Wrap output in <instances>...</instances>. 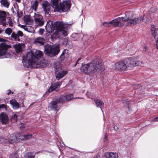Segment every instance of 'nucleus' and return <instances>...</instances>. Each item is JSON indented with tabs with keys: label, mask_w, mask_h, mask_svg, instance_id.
<instances>
[{
	"label": "nucleus",
	"mask_w": 158,
	"mask_h": 158,
	"mask_svg": "<svg viewBox=\"0 0 158 158\" xmlns=\"http://www.w3.org/2000/svg\"><path fill=\"white\" fill-rule=\"evenodd\" d=\"M15 48L17 52H19L21 51L22 48L21 45L20 44H16L15 45Z\"/></svg>",
	"instance_id": "obj_33"
},
{
	"label": "nucleus",
	"mask_w": 158,
	"mask_h": 158,
	"mask_svg": "<svg viewBox=\"0 0 158 158\" xmlns=\"http://www.w3.org/2000/svg\"><path fill=\"white\" fill-rule=\"evenodd\" d=\"M60 85L58 82H56L53 84H52L49 87L48 91H46L44 94V96H45L46 94L48 92L50 93L52 91L55 90L57 91L60 87Z\"/></svg>",
	"instance_id": "obj_14"
},
{
	"label": "nucleus",
	"mask_w": 158,
	"mask_h": 158,
	"mask_svg": "<svg viewBox=\"0 0 158 158\" xmlns=\"http://www.w3.org/2000/svg\"><path fill=\"white\" fill-rule=\"evenodd\" d=\"M126 14L127 15L128 14V12H126Z\"/></svg>",
	"instance_id": "obj_56"
},
{
	"label": "nucleus",
	"mask_w": 158,
	"mask_h": 158,
	"mask_svg": "<svg viewBox=\"0 0 158 158\" xmlns=\"http://www.w3.org/2000/svg\"><path fill=\"white\" fill-rule=\"evenodd\" d=\"M17 118V116L16 114H14L12 117V119L15 121L16 120Z\"/></svg>",
	"instance_id": "obj_39"
},
{
	"label": "nucleus",
	"mask_w": 158,
	"mask_h": 158,
	"mask_svg": "<svg viewBox=\"0 0 158 158\" xmlns=\"http://www.w3.org/2000/svg\"><path fill=\"white\" fill-rule=\"evenodd\" d=\"M11 10L13 13H15L13 7L11 8Z\"/></svg>",
	"instance_id": "obj_49"
},
{
	"label": "nucleus",
	"mask_w": 158,
	"mask_h": 158,
	"mask_svg": "<svg viewBox=\"0 0 158 158\" xmlns=\"http://www.w3.org/2000/svg\"><path fill=\"white\" fill-rule=\"evenodd\" d=\"M42 6L45 14H48L51 7L50 3L47 1H45L43 3Z\"/></svg>",
	"instance_id": "obj_17"
},
{
	"label": "nucleus",
	"mask_w": 158,
	"mask_h": 158,
	"mask_svg": "<svg viewBox=\"0 0 158 158\" xmlns=\"http://www.w3.org/2000/svg\"><path fill=\"white\" fill-rule=\"evenodd\" d=\"M11 38H13L15 41H19L20 39L19 38H18L17 33H15L14 32H12L11 35Z\"/></svg>",
	"instance_id": "obj_32"
},
{
	"label": "nucleus",
	"mask_w": 158,
	"mask_h": 158,
	"mask_svg": "<svg viewBox=\"0 0 158 158\" xmlns=\"http://www.w3.org/2000/svg\"><path fill=\"white\" fill-rule=\"evenodd\" d=\"M0 158H2V156L1 153H0Z\"/></svg>",
	"instance_id": "obj_54"
},
{
	"label": "nucleus",
	"mask_w": 158,
	"mask_h": 158,
	"mask_svg": "<svg viewBox=\"0 0 158 158\" xmlns=\"http://www.w3.org/2000/svg\"><path fill=\"white\" fill-rule=\"evenodd\" d=\"M34 42L36 45H43L44 44V39L41 37L38 38L35 40Z\"/></svg>",
	"instance_id": "obj_25"
},
{
	"label": "nucleus",
	"mask_w": 158,
	"mask_h": 158,
	"mask_svg": "<svg viewBox=\"0 0 158 158\" xmlns=\"http://www.w3.org/2000/svg\"><path fill=\"white\" fill-rule=\"evenodd\" d=\"M34 20L36 24L39 26H43L44 22V20L41 16H38L36 18H35Z\"/></svg>",
	"instance_id": "obj_19"
},
{
	"label": "nucleus",
	"mask_w": 158,
	"mask_h": 158,
	"mask_svg": "<svg viewBox=\"0 0 158 158\" xmlns=\"http://www.w3.org/2000/svg\"><path fill=\"white\" fill-rule=\"evenodd\" d=\"M0 2L1 5L4 7L6 8H9L10 3L8 0H1Z\"/></svg>",
	"instance_id": "obj_27"
},
{
	"label": "nucleus",
	"mask_w": 158,
	"mask_h": 158,
	"mask_svg": "<svg viewBox=\"0 0 158 158\" xmlns=\"http://www.w3.org/2000/svg\"><path fill=\"white\" fill-rule=\"evenodd\" d=\"M3 31V30L1 29H0V34L2 33Z\"/></svg>",
	"instance_id": "obj_52"
},
{
	"label": "nucleus",
	"mask_w": 158,
	"mask_h": 158,
	"mask_svg": "<svg viewBox=\"0 0 158 158\" xmlns=\"http://www.w3.org/2000/svg\"><path fill=\"white\" fill-rule=\"evenodd\" d=\"M8 23H9V26L12 27L13 26V23H12L11 18L9 17L8 18Z\"/></svg>",
	"instance_id": "obj_36"
},
{
	"label": "nucleus",
	"mask_w": 158,
	"mask_h": 158,
	"mask_svg": "<svg viewBox=\"0 0 158 158\" xmlns=\"http://www.w3.org/2000/svg\"><path fill=\"white\" fill-rule=\"evenodd\" d=\"M21 16L22 15V12L21 13Z\"/></svg>",
	"instance_id": "obj_59"
},
{
	"label": "nucleus",
	"mask_w": 158,
	"mask_h": 158,
	"mask_svg": "<svg viewBox=\"0 0 158 158\" xmlns=\"http://www.w3.org/2000/svg\"><path fill=\"white\" fill-rule=\"evenodd\" d=\"M13 32V31L10 28H7L5 31V33L10 35L11 33Z\"/></svg>",
	"instance_id": "obj_34"
},
{
	"label": "nucleus",
	"mask_w": 158,
	"mask_h": 158,
	"mask_svg": "<svg viewBox=\"0 0 158 158\" xmlns=\"http://www.w3.org/2000/svg\"><path fill=\"white\" fill-rule=\"evenodd\" d=\"M124 60L127 68L129 69H131L134 66L139 65L141 63L140 61H136L135 59L131 57L126 58Z\"/></svg>",
	"instance_id": "obj_7"
},
{
	"label": "nucleus",
	"mask_w": 158,
	"mask_h": 158,
	"mask_svg": "<svg viewBox=\"0 0 158 158\" xmlns=\"http://www.w3.org/2000/svg\"><path fill=\"white\" fill-rule=\"evenodd\" d=\"M22 128H23L24 127H23H23H20V129H21V128H22Z\"/></svg>",
	"instance_id": "obj_55"
},
{
	"label": "nucleus",
	"mask_w": 158,
	"mask_h": 158,
	"mask_svg": "<svg viewBox=\"0 0 158 158\" xmlns=\"http://www.w3.org/2000/svg\"><path fill=\"white\" fill-rule=\"evenodd\" d=\"M42 56L43 52L40 50L31 51L27 53L26 57L23 58L22 62L27 67L43 68L45 66V64L40 60Z\"/></svg>",
	"instance_id": "obj_1"
},
{
	"label": "nucleus",
	"mask_w": 158,
	"mask_h": 158,
	"mask_svg": "<svg viewBox=\"0 0 158 158\" xmlns=\"http://www.w3.org/2000/svg\"><path fill=\"white\" fill-rule=\"evenodd\" d=\"M1 142L4 143H12L16 142L17 141V138L16 136L14 134H12L10 135L9 139H8L2 138L1 139Z\"/></svg>",
	"instance_id": "obj_11"
},
{
	"label": "nucleus",
	"mask_w": 158,
	"mask_h": 158,
	"mask_svg": "<svg viewBox=\"0 0 158 158\" xmlns=\"http://www.w3.org/2000/svg\"><path fill=\"white\" fill-rule=\"evenodd\" d=\"M61 102H59V98L56 99L55 101H52L49 106V108L51 110L57 111L59 110L58 104Z\"/></svg>",
	"instance_id": "obj_12"
},
{
	"label": "nucleus",
	"mask_w": 158,
	"mask_h": 158,
	"mask_svg": "<svg viewBox=\"0 0 158 158\" xmlns=\"http://www.w3.org/2000/svg\"><path fill=\"white\" fill-rule=\"evenodd\" d=\"M5 109L6 110H7V108L5 104H1L0 105V109Z\"/></svg>",
	"instance_id": "obj_37"
},
{
	"label": "nucleus",
	"mask_w": 158,
	"mask_h": 158,
	"mask_svg": "<svg viewBox=\"0 0 158 158\" xmlns=\"http://www.w3.org/2000/svg\"><path fill=\"white\" fill-rule=\"evenodd\" d=\"M73 98L72 94H68L65 95H61L59 98V102H63L71 100Z\"/></svg>",
	"instance_id": "obj_16"
},
{
	"label": "nucleus",
	"mask_w": 158,
	"mask_h": 158,
	"mask_svg": "<svg viewBox=\"0 0 158 158\" xmlns=\"http://www.w3.org/2000/svg\"><path fill=\"white\" fill-rule=\"evenodd\" d=\"M2 138H0V141L1 142V139Z\"/></svg>",
	"instance_id": "obj_60"
},
{
	"label": "nucleus",
	"mask_w": 158,
	"mask_h": 158,
	"mask_svg": "<svg viewBox=\"0 0 158 158\" xmlns=\"http://www.w3.org/2000/svg\"><path fill=\"white\" fill-rule=\"evenodd\" d=\"M17 34L18 38H19L20 37H22L23 35V32L20 31H18L17 32Z\"/></svg>",
	"instance_id": "obj_35"
},
{
	"label": "nucleus",
	"mask_w": 158,
	"mask_h": 158,
	"mask_svg": "<svg viewBox=\"0 0 158 158\" xmlns=\"http://www.w3.org/2000/svg\"><path fill=\"white\" fill-rule=\"evenodd\" d=\"M28 85V84H26V86H27Z\"/></svg>",
	"instance_id": "obj_57"
},
{
	"label": "nucleus",
	"mask_w": 158,
	"mask_h": 158,
	"mask_svg": "<svg viewBox=\"0 0 158 158\" xmlns=\"http://www.w3.org/2000/svg\"><path fill=\"white\" fill-rule=\"evenodd\" d=\"M118 155L116 153L107 152L104 154L106 158H118Z\"/></svg>",
	"instance_id": "obj_22"
},
{
	"label": "nucleus",
	"mask_w": 158,
	"mask_h": 158,
	"mask_svg": "<svg viewBox=\"0 0 158 158\" xmlns=\"http://www.w3.org/2000/svg\"><path fill=\"white\" fill-rule=\"evenodd\" d=\"M38 2L35 0L32 4L31 6V8L33 10H34L35 11H36L37 8L38 7Z\"/></svg>",
	"instance_id": "obj_30"
},
{
	"label": "nucleus",
	"mask_w": 158,
	"mask_h": 158,
	"mask_svg": "<svg viewBox=\"0 0 158 158\" xmlns=\"http://www.w3.org/2000/svg\"><path fill=\"white\" fill-rule=\"evenodd\" d=\"M8 118L6 114L4 112L0 114V122L3 124H6L7 123Z\"/></svg>",
	"instance_id": "obj_20"
},
{
	"label": "nucleus",
	"mask_w": 158,
	"mask_h": 158,
	"mask_svg": "<svg viewBox=\"0 0 158 158\" xmlns=\"http://www.w3.org/2000/svg\"><path fill=\"white\" fill-rule=\"evenodd\" d=\"M8 91V93H7V94L8 95H9L11 93V91L9 89Z\"/></svg>",
	"instance_id": "obj_48"
},
{
	"label": "nucleus",
	"mask_w": 158,
	"mask_h": 158,
	"mask_svg": "<svg viewBox=\"0 0 158 158\" xmlns=\"http://www.w3.org/2000/svg\"><path fill=\"white\" fill-rule=\"evenodd\" d=\"M113 128L114 130H115L116 131H118L119 128L117 126L114 125Z\"/></svg>",
	"instance_id": "obj_42"
},
{
	"label": "nucleus",
	"mask_w": 158,
	"mask_h": 158,
	"mask_svg": "<svg viewBox=\"0 0 158 158\" xmlns=\"http://www.w3.org/2000/svg\"><path fill=\"white\" fill-rule=\"evenodd\" d=\"M10 158H18L17 155H11Z\"/></svg>",
	"instance_id": "obj_40"
},
{
	"label": "nucleus",
	"mask_w": 158,
	"mask_h": 158,
	"mask_svg": "<svg viewBox=\"0 0 158 158\" xmlns=\"http://www.w3.org/2000/svg\"><path fill=\"white\" fill-rule=\"evenodd\" d=\"M94 102L96 105L97 107L98 108H100L101 110H102V111L103 112V111L101 107L103 106L104 105V103L103 102L98 99H94Z\"/></svg>",
	"instance_id": "obj_24"
},
{
	"label": "nucleus",
	"mask_w": 158,
	"mask_h": 158,
	"mask_svg": "<svg viewBox=\"0 0 158 158\" xmlns=\"http://www.w3.org/2000/svg\"><path fill=\"white\" fill-rule=\"evenodd\" d=\"M38 0L40 1H41L42 0Z\"/></svg>",
	"instance_id": "obj_58"
},
{
	"label": "nucleus",
	"mask_w": 158,
	"mask_h": 158,
	"mask_svg": "<svg viewBox=\"0 0 158 158\" xmlns=\"http://www.w3.org/2000/svg\"><path fill=\"white\" fill-rule=\"evenodd\" d=\"M130 14H131V16H129V17H124V18H125V19H126V18H128V17H131L133 18L134 19H135V18H134L133 17V16H132V14H131V13H130Z\"/></svg>",
	"instance_id": "obj_47"
},
{
	"label": "nucleus",
	"mask_w": 158,
	"mask_h": 158,
	"mask_svg": "<svg viewBox=\"0 0 158 158\" xmlns=\"http://www.w3.org/2000/svg\"><path fill=\"white\" fill-rule=\"evenodd\" d=\"M69 51L66 49L63 50L62 53L59 58V59L61 61H63L66 60L69 57Z\"/></svg>",
	"instance_id": "obj_15"
},
{
	"label": "nucleus",
	"mask_w": 158,
	"mask_h": 158,
	"mask_svg": "<svg viewBox=\"0 0 158 158\" xmlns=\"http://www.w3.org/2000/svg\"><path fill=\"white\" fill-rule=\"evenodd\" d=\"M9 46L5 43H1L0 44V57L4 56L6 58L11 57V54L7 52V51Z\"/></svg>",
	"instance_id": "obj_8"
},
{
	"label": "nucleus",
	"mask_w": 158,
	"mask_h": 158,
	"mask_svg": "<svg viewBox=\"0 0 158 158\" xmlns=\"http://www.w3.org/2000/svg\"><path fill=\"white\" fill-rule=\"evenodd\" d=\"M0 22H1L2 24L4 26H5L6 24V20H4L3 21H2V20H0Z\"/></svg>",
	"instance_id": "obj_41"
},
{
	"label": "nucleus",
	"mask_w": 158,
	"mask_h": 158,
	"mask_svg": "<svg viewBox=\"0 0 158 158\" xmlns=\"http://www.w3.org/2000/svg\"><path fill=\"white\" fill-rule=\"evenodd\" d=\"M71 7V1L70 0H66L62 3H60L56 10L60 12H68L69 10Z\"/></svg>",
	"instance_id": "obj_6"
},
{
	"label": "nucleus",
	"mask_w": 158,
	"mask_h": 158,
	"mask_svg": "<svg viewBox=\"0 0 158 158\" xmlns=\"http://www.w3.org/2000/svg\"><path fill=\"white\" fill-rule=\"evenodd\" d=\"M44 31V29L40 28V29L39 31V33L40 35H43V33Z\"/></svg>",
	"instance_id": "obj_38"
},
{
	"label": "nucleus",
	"mask_w": 158,
	"mask_h": 158,
	"mask_svg": "<svg viewBox=\"0 0 158 158\" xmlns=\"http://www.w3.org/2000/svg\"><path fill=\"white\" fill-rule=\"evenodd\" d=\"M53 6L56 10L60 4V0H51Z\"/></svg>",
	"instance_id": "obj_29"
},
{
	"label": "nucleus",
	"mask_w": 158,
	"mask_h": 158,
	"mask_svg": "<svg viewBox=\"0 0 158 158\" xmlns=\"http://www.w3.org/2000/svg\"><path fill=\"white\" fill-rule=\"evenodd\" d=\"M15 1L19 3H20L21 2V0H15Z\"/></svg>",
	"instance_id": "obj_50"
},
{
	"label": "nucleus",
	"mask_w": 158,
	"mask_h": 158,
	"mask_svg": "<svg viewBox=\"0 0 158 158\" xmlns=\"http://www.w3.org/2000/svg\"><path fill=\"white\" fill-rule=\"evenodd\" d=\"M55 69L56 77L58 80L62 78L67 73L66 71L62 70L60 65H55Z\"/></svg>",
	"instance_id": "obj_9"
},
{
	"label": "nucleus",
	"mask_w": 158,
	"mask_h": 158,
	"mask_svg": "<svg viewBox=\"0 0 158 158\" xmlns=\"http://www.w3.org/2000/svg\"><path fill=\"white\" fill-rule=\"evenodd\" d=\"M140 18H138L136 20H134L130 17L126 19L124 17H119L112 20L110 21L104 22L103 23V25L105 27H110L112 25L118 27H123L124 24L128 26L139 22L140 21Z\"/></svg>",
	"instance_id": "obj_3"
},
{
	"label": "nucleus",
	"mask_w": 158,
	"mask_h": 158,
	"mask_svg": "<svg viewBox=\"0 0 158 158\" xmlns=\"http://www.w3.org/2000/svg\"><path fill=\"white\" fill-rule=\"evenodd\" d=\"M6 41V40L2 38H0V42H5Z\"/></svg>",
	"instance_id": "obj_44"
},
{
	"label": "nucleus",
	"mask_w": 158,
	"mask_h": 158,
	"mask_svg": "<svg viewBox=\"0 0 158 158\" xmlns=\"http://www.w3.org/2000/svg\"><path fill=\"white\" fill-rule=\"evenodd\" d=\"M129 17L131 18V19H132L134 20H136L137 19V18H140V21H139V22H138L135 24H132L130 26H132V25H135L138 23H139L141 22L142 21L143 19H146V21H149V19L150 18V15L149 14H147L146 15H145L143 16H139V17H137V18H135V19H134L133 18H132L131 17Z\"/></svg>",
	"instance_id": "obj_21"
},
{
	"label": "nucleus",
	"mask_w": 158,
	"mask_h": 158,
	"mask_svg": "<svg viewBox=\"0 0 158 158\" xmlns=\"http://www.w3.org/2000/svg\"><path fill=\"white\" fill-rule=\"evenodd\" d=\"M106 140H107V136H106V134L105 136V137L103 139V141L104 142H105Z\"/></svg>",
	"instance_id": "obj_46"
},
{
	"label": "nucleus",
	"mask_w": 158,
	"mask_h": 158,
	"mask_svg": "<svg viewBox=\"0 0 158 158\" xmlns=\"http://www.w3.org/2000/svg\"><path fill=\"white\" fill-rule=\"evenodd\" d=\"M60 51V47L58 45L52 46L50 45L47 44L45 46V54L50 57H53L57 55Z\"/></svg>",
	"instance_id": "obj_5"
},
{
	"label": "nucleus",
	"mask_w": 158,
	"mask_h": 158,
	"mask_svg": "<svg viewBox=\"0 0 158 158\" xmlns=\"http://www.w3.org/2000/svg\"><path fill=\"white\" fill-rule=\"evenodd\" d=\"M11 93H12V94H13V93H13V92H11Z\"/></svg>",
	"instance_id": "obj_61"
},
{
	"label": "nucleus",
	"mask_w": 158,
	"mask_h": 158,
	"mask_svg": "<svg viewBox=\"0 0 158 158\" xmlns=\"http://www.w3.org/2000/svg\"><path fill=\"white\" fill-rule=\"evenodd\" d=\"M6 13L4 11H0V20L3 21L6 20Z\"/></svg>",
	"instance_id": "obj_28"
},
{
	"label": "nucleus",
	"mask_w": 158,
	"mask_h": 158,
	"mask_svg": "<svg viewBox=\"0 0 158 158\" xmlns=\"http://www.w3.org/2000/svg\"><path fill=\"white\" fill-rule=\"evenodd\" d=\"M115 69L118 71H123L126 70L127 69L124 60L119 61L115 64Z\"/></svg>",
	"instance_id": "obj_10"
},
{
	"label": "nucleus",
	"mask_w": 158,
	"mask_h": 158,
	"mask_svg": "<svg viewBox=\"0 0 158 158\" xmlns=\"http://www.w3.org/2000/svg\"><path fill=\"white\" fill-rule=\"evenodd\" d=\"M153 121H158V117L154 118L152 120Z\"/></svg>",
	"instance_id": "obj_45"
},
{
	"label": "nucleus",
	"mask_w": 158,
	"mask_h": 158,
	"mask_svg": "<svg viewBox=\"0 0 158 158\" xmlns=\"http://www.w3.org/2000/svg\"><path fill=\"white\" fill-rule=\"evenodd\" d=\"M32 136L31 134H27L26 135H21L20 138L21 140H26L30 139Z\"/></svg>",
	"instance_id": "obj_26"
},
{
	"label": "nucleus",
	"mask_w": 158,
	"mask_h": 158,
	"mask_svg": "<svg viewBox=\"0 0 158 158\" xmlns=\"http://www.w3.org/2000/svg\"><path fill=\"white\" fill-rule=\"evenodd\" d=\"M104 69L102 61L100 59H96L90 63L82 65L81 71L88 75L92 74L96 72H99Z\"/></svg>",
	"instance_id": "obj_2"
},
{
	"label": "nucleus",
	"mask_w": 158,
	"mask_h": 158,
	"mask_svg": "<svg viewBox=\"0 0 158 158\" xmlns=\"http://www.w3.org/2000/svg\"><path fill=\"white\" fill-rule=\"evenodd\" d=\"M53 22H51L50 23H47L46 26L45 28L46 31L49 33H52L55 30V27Z\"/></svg>",
	"instance_id": "obj_18"
},
{
	"label": "nucleus",
	"mask_w": 158,
	"mask_h": 158,
	"mask_svg": "<svg viewBox=\"0 0 158 158\" xmlns=\"http://www.w3.org/2000/svg\"><path fill=\"white\" fill-rule=\"evenodd\" d=\"M94 158H100V156H94Z\"/></svg>",
	"instance_id": "obj_51"
},
{
	"label": "nucleus",
	"mask_w": 158,
	"mask_h": 158,
	"mask_svg": "<svg viewBox=\"0 0 158 158\" xmlns=\"http://www.w3.org/2000/svg\"><path fill=\"white\" fill-rule=\"evenodd\" d=\"M81 59L80 58H79L77 61H76V64H75L74 65V66H76V65H77V64H79V61L81 60Z\"/></svg>",
	"instance_id": "obj_43"
},
{
	"label": "nucleus",
	"mask_w": 158,
	"mask_h": 158,
	"mask_svg": "<svg viewBox=\"0 0 158 158\" xmlns=\"http://www.w3.org/2000/svg\"><path fill=\"white\" fill-rule=\"evenodd\" d=\"M151 34L154 37L156 41V48L158 49V36H157V32L158 31L156 30V28L153 24L151 25Z\"/></svg>",
	"instance_id": "obj_13"
},
{
	"label": "nucleus",
	"mask_w": 158,
	"mask_h": 158,
	"mask_svg": "<svg viewBox=\"0 0 158 158\" xmlns=\"http://www.w3.org/2000/svg\"><path fill=\"white\" fill-rule=\"evenodd\" d=\"M17 16L19 17H20V16H19V12H18L17 13Z\"/></svg>",
	"instance_id": "obj_53"
},
{
	"label": "nucleus",
	"mask_w": 158,
	"mask_h": 158,
	"mask_svg": "<svg viewBox=\"0 0 158 158\" xmlns=\"http://www.w3.org/2000/svg\"><path fill=\"white\" fill-rule=\"evenodd\" d=\"M54 24L55 29L56 28V31L58 32L59 34H62L64 36H67V30L69 29V26L72 24L60 21H56Z\"/></svg>",
	"instance_id": "obj_4"
},
{
	"label": "nucleus",
	"mask_w": 158,
	"mask_h": 158,
	"mask_svg": "<svg viewBox=\"0 0 158 158\" xmlns=\"http://www.w3.org/2000/svg\"><path fill=\"white\" fill-rule=\"evenodd\" d=\"M10 102L14 109H17L20 107L19 104L15 99L10 100Z\"/></svg>",
	"instance_id": "obj_23"
},
{
	"label": "nucleus",
	"mask_w": 158,
	"mask_h": 158,
	"mask_svg": "<svg viewBox=\"0 0 158 158\" xmlns=\"http://www.w3.org/2000/svg\"><path fill=\"white\" fill-rule=\"evenodd\" d=\"M35 154L33 153L29 152L24 155L25 158H34Z\"/></svg>",
	"instance_id": "obj_31"
}]
</instances>
